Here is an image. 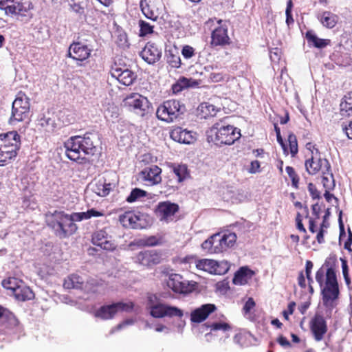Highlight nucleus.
<instances>
[{
  "instance_id": "2",
  "label": "nucleus",
  "mask_w": 352,
  "mask_h": 352,
  "mask_svg": "<svg viewBox=\"0 0 352 352\" xmlns=\"http://www.w3.org/2000/svg\"><path fill=\"white\" fill-rule=\"evenodd\" d=\"M96 141L97 135L93 133L71 137L64 144L66 155L73 161L83 159L86 155H94L97 151Z\"/></svg>"
},
{
  "instance_id": "4",
  "label": "nucleus",
  "mask_w": 352,
  "mask_h": 352,
  "mask_svg": "<svg viewBox=\"0 0 352 352\" xmlns=\"http://www.w3.org/2000/svg\"><path fill=\"white\" fill-rule=\"evenodd\" d=\"M20 144V136L16 131L0 134V166L16 155Z\"/></svg>"
},
{
  "instance_id": "45",
  "label": "nucleus",
  "mask_w": 352,
  "mask_h": 352,
  "mask_svg": "<svg viewBox=\"0 0 352 352\" xmlns=\"http://www.w3.org/2000/svg\"><path fill=\"white\" fill-rule=\"evenodd\" d=\"M230 268V265L227 261H221L218 263L216 261V265L214 266V274H224Z\"/></svg>"
},
{
  "instance_id": "6",
  "label": "nucleus",
  "mask_w": 352,
  "mask_h": 352,
  "mask_svg": "<svg viewBox=\"0 0 352 352\" xmlns=\"http://www.w3.org/2000/svg\"><path fill=\"white\" fill-rule=\"evenodd\" d=\"M16 3L6 7V14L14 15L21 21H29L33 17L32 12L33 5L32 2L30 0H19Z\"/></svg>"
},
{
  "instance_id": "10",
  "label": "nucleus",
  "mask_w": 352,
  "mask_h": 352,
  "mask_svg": "<svg viewBox=\"0 0 352 352\" xmlns=\"http://www.w3.org/2000/svg\"><path fill=\"white\" fill-rule=\"evenodd\" d=\"M134 307L132 302H116L109 305L102 306L96 313V316L103 320H109L114 317L118 311H131Z\"/></svg>"
},
{
  "instance_id": "7",
  "label": "nucleus",
  "mask_w": 352,
  "mask_h": 352,
  "mask_svg": "<svg viewBox=\"0 0 352 352\" xmlns=\"http://www.w3.org/2000/svg\"><path fill=\"white\" fill-rule=\"evenodd\" d=\"M123 102L124 107L141 117L144 116L148 113L151 105V103L146 97L138 93H133L127 96L124 99Z\"/></svg>"
},
{
  "instance_id": "54",
  "label": "nucleus",
  "mask_w": 352,
  "mask_h": 352,
  "mask_svg": "<svg viewBox=\"0 0 352 352\" xmlns=\"http://www.w3.org/2000/svg\"><path fill=\"white\" fill-rule=\"evenodd\" d=\"M313 266H314L313 263L311 261H306L305 274H306V276L309 281V283H308L309 286H311V284L313 283V280L310 277V274H311Z\"/></svg>"
},
{
  "instance_id": "40",
  "label": "nucleus",
  "mask_w": 352,
  "mask_h": 352,
  "mask_svg": "<svg viewBox=\"0 0 352 352\" xmlns=\"http://www.w3.org/2000/svg\"><path fill=\"white\" fill-rule=\"evenodd\" d=\"M84 278L77 274H71L64 280L63 286H78L84 284Z\"/></svg>"
},
{
  "instance_id": "52",
  "label": "nucleus",
  "mask_w": 352,
  "mask_h": 352,
  "mask_svg": "<svg viewBox=\"0 0 352 352\" xmlns=\"http://www.w3.org/2000/svg\"><path fill=\"white\" fill-rule=\"evenodd\" d=\"M182 54L185 58H190L195 55V49L190 45H184L182 50Z\"/></svg>"
},
{
  "instance_id": "14",
  "label": "nucleus",
  "mask_w": 352,
  "mask_h": 352,
  "mask_svg": "<svg viewBox=\"0 0 352 352\" xmlns=\"http://www.w3.org/2000/svg\"><path fill=\"white\" fill-rule=\"evenodd\" d=\"M316 279L320 286H338L336 274L332 267L325 270L321 267L316 272Z\"/></svg>"
},
{
  "instance_id": "39",
  "label": "nucleus",
  "mask_w": 352,
  "mask_h": 352,
  "mask_svg": "<svg viewBox=\"0 0 352 352\" xmlns=\"http://www.w3.org/2000/svg\"><path fill=\"white\" fill-rule=\"evenodd\" d=\"M340 109L346 111L348 115H352V91L344 95L340 104Z\"/></svg>"
},
{
  "instance_id": "15",
  "label": "nucleus",
  "mask_w": 352,
  "mask_h": 352,
  "mask_svg": "<svg viewBox=\"0 0 352 352\" xmlns=\"http://www.w3.org/2000/svg\"><path fill=\"white\" fill-rule=\"evenodd\" d=\"M91 241L94 245L100 247L102 249L112 251L116 248V244L111 240L105 230H97L92 234Z\"/></svg>"
},
{
  "instance_id": "61",
  "label": "nucleus",
  "mask_w": 352,
  "mask_h": 352,
  "mask_svg": "<svg viewBox=\"0 0 352 352\" xmlns=\"http://www.w3.org/2000/svg\"><path fill=\"white\" fill-rule=\"evenodd\" d=\"M348 234H349L348 239L344 243V249L347 250L349 252H351L352 249L351 248V245L352 244V232H351L350 228L348 229Z\"/></svg>"
},
{
  "instance_id": "12",
  "label": "nucleus",
  "mask_w": 352,
  "mask_h": 352,
  "mask_svg": "<svg viewBox=\"0 0 352 352\" xmlns=\"http://www.w3.org/2000/svg\"><path fill=\"white\" fill-rule=\"evenodd\" d=\"M151 315L157 318H163L164 316H183V312L181 309L175 307L165 305L161 303H157L155 305L151 307Z\"/></svg>"
},
{
  "instance_id": "53",
  "label": "nucleus",
  "mask_w": 352,
  "mask_h": 352,
  "mask_svg": "<svg viewBox=\"0 0 352 352\" xmlns=\"http://www.w3.org/2000/svg\"><path fill=\"white\" fill-rule=\"evenodd\" d=\"M212 248L213 245L212 241H211V236L204 241L201 244V248L208 254H214V252H213Z\"/></svg>"
},
{
  "instance_id": "32",
  "label": "nucleus",
  "mask_w": 352,
  "mask_h": 352,
  "mask_svg": "<svg viewBox=\"0 0 352 352\" xmlns=\"http://www.w3.org/2000/svg\"><path fill=\"white\" fill-rule=\"evenodd\" d=\"M306 38L309 45L317 48H324L330 43V40L318 38L312 31H307Z\"/></svg>"
},
{
  "instance_id": "30",
  "label": "nucleus",
  "mask_w": 352,
  "mask_h": 352,
  "mask_svg": "<svg viewBox=\"0 0 352 352\" xmlns=\"http://www.w3.org/2000/svg\"><path fill=\"white\" fill-rule=\"evenodd\" d=\"M219 111V110L217 109L214 105L208 102H204L197 108V116L201 119H206L209 117L216 116Z\"/></svg>"
},
{
  "instance_id": "37",
  "label": "nucleus",
  "mask_w": 352,
  "mask_h": 352,
  "mask_svg": "<svg viewBox=\"0 0 352 352\" xmlns=\"http://www.w3.org/2000/svg\"><path fill=\"white\" fill-rule=\"evenodd\" d=\"M322 183L325 189L333 190L335 188V180L331 168L328 170H323Z\"/></svg>"
},
{
  "instance_id": "55",
  "label": "nucleus",
  "mask_w": 352,
  "mask_h": 352,
  "mask_svg": "<svg viewBox=\"0 0 352 352\" xmlns=\"http://www.w3.org/2000/svg\"><path fill=\"white\" fill-rule=\"evenodd\" d=\"M342 274L344 277L346 283V285H349L350 284V278L349 277L348 265H347L346 261L344 259H342Z\"/></svg>"
},
{
  "instance_id": "25",
  "label": "nucleus",
  "mask_w": 352,
  "mask_h": 352,
  "mask_svg": "<svg viewBox=\"0 0 352 352\" xmlns=\"http://www.w3.org/2000/svg\"><path fill=\"white\" fill-rule=\"evenodd\" d=\"M161 278L166 282V286H195L194 284L184 280L178 274L162 272Z\"/></svg>"
},
{
  "instance_id": "63",
  "label": "nucleus",
  "mask_w": 352,
  "mask_h": 352,
  "mask_svg": "<svg viewBox=\"0 0 352 352\" xmlns=\"http://www.w3.org/2000/svg\"><path fill=\"white\" fill-rule=\"evenodd\" d=\"M277 342L283 347L288 348L291 346L289 341L283 336H280L277 339Z\"/></svg>"
},
{
  "instance_id": "59",
  "label": "nucleus",
  "mask_w": 352,
  "mask_h": 352,
  "mask_svg": "<svg viewBox=\"0 0 352 352\" xmlns=\"http://www.w3.org/2000/svg\"><path fill=\"white\" fill-rule=\"evenodd\" d=\"M308 190L310 192L313 199L320 198V192L318 191L317 188L312 183H309L308 184Z\"/></svg>"
},
{
  "instance_id": "64",
  "label": "nucleus",
  "mask_w": 352,
  "mask_h": 352,
  "mask_svg": "<svg viewBox=\"0 0 352 352\" xmlns=\"http://www.w3.org/2000/svg\"><path fill=\"white\" fill-rule=\"evenodd\" d=\"M210 78L213 82H220V81L223 80V76L220 73H211L210 74Z\"/></svg>"
},
{
  "instance_id": "35",
  "label": "nucleus",
  "mask_w": 352,
  "mask_h": 352,
  "mask_svg": "<svg viewBox=\"0 0 352 352\" xmlns=\"http://www.w3.org/2000/svg\"><path fill=\"white\" fill-rule=\"evenodd\" d=\"M113 188L111 183H107L105 181H98L96 183L94 191L100 197H105L109 194Z\"/></svg>"
},
{
  "instance_id": "60",
  "label": "nucleus",
  "mask_w": 352,
  "mask_h": 352,
  "mask_svg": "<svg viewBox=\"0 0 352 352\" xmlns=\"http://www.w3.org/2000/svg\"><path fill=\"white\" fill-rule=\"evenodd\" d=\"M20 280L14 277H10L8 279H4L2 280V285L5 286L6 285H12L13 286H20L19 285Z\"/></svg>"
},
{
  "instance_id": "44",
  "label": "nucleus",
  "mask_w": 352,
  "mask_h": 352,
  "mask_svg": "<svg viewBox=\"0 0 352 352\" xmlns=\"http://www.w3.org/2000/svg\"><path fill=\"white\" fill-rule=\"evenodd\" d=\"M139 25L140 28V34L142 36H146L148 34H151L153 30V25H151L149 23L144 21L140 20L139 21Z\"/></svg>"
},
{
  "instance_id": "1",
  "label": "nucleus",
  "mask_w": 352,
  "mask_h": 352,
  "mask_svg": "<svg viewBox=\"0 0 352 352\" xmlns=\"http://www.w3.org/2000/svg\"><path fill=\"white\" fill-rule=\"evenodd\" d=\"M104 215L103 211H99L95 208L89 209L86 212H73L70 215L64 212L55 211L47 216V223L58 237L65 239L77 230L78 227L74 223L75 221H81L91 217H99Z\"/></svg>"
},
{
  "instance_id": "57",
  "label": "nucleus",
  "mask_w": 352,
  "mask_h": 352,
  "mask_svg": "<svg viewBox=\"0 0 352 352\" xmlns=\"http://www.w3.org/2000/svg\"><path fill=\"white\" fill-rule=\"evenodd\" d=\"M342 128L348 138L352 140V121L349 122L348 124H342Z\"/></svg>"
},
{
  "instance_id": "50",
  "label": "nucleus",
  "mask_w": 352,
  "mask_h": 352,
  "mask_svg": "<svg viewBox=\"0 0 352 352\" xmlns=\"http://www.w3.org/2000/svg\"><path fill=\"white\" fill-rule=\"evenodd\" d=\"M255 306L256 303L254 299L252 297L248 298L242 309L243 314L245 316L250 314L251 310L253 309L255 307Z\"/></svg>"
},
{
  "instance_id": "38",
  "label": "nucleus",
  "mask_w": 352,
  "mask_h": 352,
  "mask_svg": "<svg viewBox=\"0 0 352 352\" xmlns=\"http://www.w3.org/2000/svg\"><path fill=\"white\" fill-rule=\"evenodd\" d=\"M220 240L223 245V251H226L228 248L233 246L236 240V235L232 232L224 234L220 233Z\"/></svg>"
},
{
  "instance_id": "42",
  "label": "nucleus",
  "mask_w": 352,
  "mask_h": 352,
  "mask_svg": "<svg viewBox=\"0 0 352 352\" xmlns=\"http://www.w3.org/2000/svg\"><path fill=\"white\" fill-rule=\"evenodd\" d=\"M211 241L213 245V252L218 254L223 252V245L220 240V233H217L211 236Z\"/></svg>"
},
{
  "instance_id": "23",
  "label": "nucleus",
  "mask_w": 352,
  "mask_h": 352,
  "mask_svg": "<svg viewBox=\"0 0 352 352\" xmlns=\"http://www.w3.org/2000/svg\"><path fill=\"white\" fill-rule=\"evenodd\" d=\"M216 309L217 307L214 304L203 305L191 312L190 320L192 322L200 323L204 321Z\"/></svg>"
},
{
  "instance_id": "58",
  "label": "nucleus",
  "mask_w": 352,
  "mask_h": 352,
  "mask_svg": "<svg viewBox=\"0 0 352 352\" xmlns=\"http://www.w3.org/2000/svg\"><path fill=\"white\" fill-rule=\"evenodd\" d=\"M270 57L272 61H278L280 58V50L278 48H274L273 50L270 51Z\"/></svg>"
},
{
  "instance_id": "49",
  "label": "nucleus",
  "mask_w": 352,
  "mask_h": 352,
  "mask_svg": "<svg viewBox=\"0 0 352 352\" xmlns=\"http://www.w3.org/2000/svg\"><path fill=\"white\" fill-rule=\"evenodd\" d=\"M286 172L292 179L293 186L297 188L299 178L294 169L291 166H287Z\"/></svg>"
},
{
  "instance_id": "9",
  "label": "nucleus",
  "mask_w": 352,
  "mask_h": 352,
  "mask_svg": "<svg viewBox=\"0 0 352 352\" xmlns=\"http://www.w3.org/2000/svg\"><path fill=\"white\" fill-rule=\"evenodd\" d=\"M148 218L145 214L129 211L120 215L119 221L126 228L142 229L148 226Z\"/></svg>"
},
{
  "instance_id": "46",
  "label": "nucleus",
  "mask_w": 352,
  "mask_h": 352,
  "mask_svg": "<svg viewBox=\"0 0 352 352\" xmlns=\"http://www.w3.org/2000/svg\"><path fill=\"white\" fill-rule=\"evenodd\" d=\"M288 142L290 148V153L292 156H294L298 153V143L296 135L294 134L289 135Z\"/></svg>"
},
{
  "instance_id": "13",
  "label": "nucleus",
  "mask_w": 352,
  "mask_h": 352,
  "mask_svg": "<svg viewBox=\"0 0 352 352\" xmlns=\"http://www.w3.org/2000/svg\"><path fill=\"white\" fill-rule=\"evenodd\" d=\"M312 156L310 159L306 160L305 168L310 175H315L319 171L322 173L323 170H328L331 168L330 163L327 159L316 157L312 151Z\"/></svg>"
},
{
  "instance_id": "11",
  "label": "nucleus",
  "mask_w": 352,
  "mask_h": 352,
  "mask_svg": "<svg viewBox=\"0 0 352 352\" xmlns=\"http://www.w3.org/2000/svg\"><path fill=\"white\" fill-rule=\"evenodd\" d=\"M309 328L316 342L321 341L328 331L327 322L323 316L316 314L309 322Z\"/></svg>"
},
{
  "instance_id": "17",
  "label": "nucleus",
  "mask_w": 352,
  "mask_h": 352,
  "mask_svg": "<svg viewBox=\"0 0 352 352\" xmlns=\"http://www.w3.org/2000/svg\"><path fill=\"white\" fill-rule=\"evenodd\" d=\"M179 206L170 201L160 202L155 210L160 221H168L178 211Z\"/></svg>"
},
{
  "instance_id": "27",
  "label": "nucleus",
  "mask_w": 352,
  "mask_h": 352,
  "mask_svg": "<svg viewBox=\"0 0 352 352\" xmlns=\"http://www.w3.org/2000/svg\"><path fill=\"white\" fill-rule=\"evenodd\" d=\"M339 293V287H323L322 290L323 305L327 307H333Z\"/></svg>"
},
{
  "instance_id": "5",
  "label": "nucleus",
  "mask_w": 352,
  "mask_h": 352,
  "mask_svg": "<svg viewBox=\"0 0 352 352\" xmlns=\"http://www.w3.org/2000/svg\"><path fill=\"white\" fill-rule=\"evenodd\" d=\"M186 111L185 105L177 100H168L160 104L156 111L157 118L170 123L175 121Z\"/></svg>"
},
{
  "instance_id": "22",
  "label": "nucleus",
  "mask_w": 352,
  "mask_h": 352,
  "mask_svg": "<svg viewBox=\"0 0 352 352\" xmlns=\"http://www.w3.org/2000/svg\"><path fill=\"white\" fill-rule=\"evenodd\" d=\"M91 52L87 45L74 43L69 47L68 56L74 60L82 61L89 57Z\"/></svg>"
},
{
  "instance_id": "43",
  "label": "nucleus",
  "mask_w": 352,
  "mask_h": 352,
  "mask_svg": "<svg viewBox=\"0 0 352 352\" xmlns=\"http://www.w3.org/2000/svg\"><path fill=\"white\" fill-rule=\"evenodd\" d=\"M167 63L172 67L179 68L181 66V58L178 54H173L170 51L167 54Z\"/></svg>"
},
{
  "instance_id": "36",
  "label": "nucleus",
  "mask_w": 352,
  "mask_h": 352,
  "mask_svg": "<svg viewBox=\"0 0 352 352\" xmlns=\"http://www.w3.org/2000/svg\"><path fill=\"white\" fill-rule=\"evenodd\" d=\"M216 261L212 259H201L197 261L196 267L197 269L214 274V266Z\"/></svg>"
},
{
  "instance_id": "51",
  "label": "nucleus",
  "mask_w": 352,
  "mask_h": 352,
  "mask_svg": "<svg viewBox=\"0 0 352 352\" xmlns=\"http://www.w3.org/2000/svg\"><path fill=\"white\" fill-rule=\"evenodd\" d=\"M161 243V239L155 236H150L142 239V244L146 246H155Z\"/></svg>"
},
{
  "instance_id": "20",
  "label": "nucleus",
  "mask_w": 352,
  "mask_h": 352,
  "mask_svg": "<svg viewBox=\"0 0 352 352\" xmlns=\"http://www.w3.org/2000/svg\"><path fill=\"white\" fill-rule=\"evenodd\" d=\"M162 170L156 165H151L146 167L140 172L142 179L148 182L149 185H155L161 182Z\"/></svg>"
},
{
  "instance_id": "21",
  "label": "nucleus",
  "mask_w": 352,
  "mask_h": 352,
  "mask_svg": "<svg viewBox=\"0 0 352 352\" xmlns=\"http://www.w3.org/2000/svg\"><path fill=\"white\" fill-rule=\"evenodd\" d=\"M140 55L148 64H154L160 59L162 52L154 43H148Z\"/></svg>"
},
{
  "instance_id": "33",
  "label": "nucleus",
  "mask_w": 352,
  "mask_h": 352,
  "mask_svg": "<svg viewBox=\"0 0 352 352\" xmlns=\"http://www.w3.org/2000/svg\"><path fill=\"white\" fill-rule=\"evenodd\" d=\"M318 18L321 23L328 28L335 27L338 21V16L328 11L324 12L320 16H318Z\"/></svg>"
},
{
  "instance_id": "29",
  "label": "nucleus",
  "mask_w": 352,
  "mask_h": 352,
  "mask_svg": "<svg viewBox=\"0 0 352 352\" xmlns=\"http://www.w3.org/2000/svg\"><path fill=\"white\" fill-rule=\"evenodd\" d=\"M11 290V293L15 298L20 301H25L33 299L34 293L31 287H6Z\"/></svg>"
},
{
  "instance_id": "56",
  "label": "nucleus",
  "mask_w": 352,
  "mask_h": 352,
  "mask_svg": "<svg viewBox=\"0 0 352 352\" xmlns=\"http://www.w3.org/2000/svg\"><path fill=\"white\" fill-rule=\"evenodd\" d=\"M250 173L254 174L260 172V162L257 160L252 161L250 163V167L248 170Z\"/></svg>"
},
{
  "instance_id": "34",
  "label": "nucleus",
  "mask_w": 352,
  "mask_h": 352,
  "mask_svg": "<svg viewBox=\"0 0 352 352\" xmlns=\"http://www.w3.org/2000/svg\"><path fill=\"white\" fill-rule=\"evenodd\" d=\"M140 7L142 13L147 19L155 21L159 18V12L157 10L154 9L153 5L142 1Z\"/></svg>"
},
{
  "instance_id": "62",
  "label": "nucleus",
  "mask_w": 352,
  "mask_h": 352,
  "mask_svg": "<svg viewBox=\"0 0 352 352\" xmlns=\"http://www.w3.org/2000/svg\"><path fill=\"white\" fill-rule=\"evenodd\" d=\"M173 291L175 293L188 294L192 292L194 287H171Z\"/></svg>"
},
{
  "instance_id": "47",
  "label": "nucleus",
  "mask_w": 352,
  "mask_h": 352,
  "mask_svg": "<svg viewBox=\"0 0 352 352\" xmlns=\"http://www.w3.org/2000/svg\"><path fill=\"white\" fill-rule=\"evenodd\" d=\"M208 327L213 331L221 330L223 331H228L231 329L230 325L226 322H214L208 325Z\"/></svg>"
},
{
  "instance_id": "8",
  "label": "nucleus",
  "mask_w": 352,
  "mask_h": 352,
  "mask_svg": "<svg viewBox=\"0 0 352 352\" xmlns=\"http://www.w3.org/2000/svg\"><path fill=\"white\" fill-rule=\"evenodd\" d=\"M30 107L29 98L25 94L19 92L12 102L11 120L21 122L28 118Z\"/></svg>"
},
{
  "instance_id": "28",
  "label": "nucleus",
  "mask_w": 352,
  "mask_h": 352,
  "mask_svg": "<svg viewBox=\"0 0 352 352\" xmlns=\"http://www.w3.org/2000/svg\"><path fill=\"white\" fill-rule=\"evenodd\" d=\"M229 37L227 33V29L223 27L216 28L212 33V45H224L229 43Z\"/></svg>"
},
{
  "instance_id": "3",
  "label": "nucleus",
  "mask_w": 352,
  "mask_h": 352,
  "mask_svg": "<svg viewBox=\"0 0 352 352\" xmlns=\"http://www.w3.org/2000/svg\"><path fill=\"white\" fill-rule=\"evenodd\" d=\"M241 137L240 130L231 125L223 124V121L217 122L207 131V139L209 142L216 145L232 144Z\"/></svg>"
},
{
  "instance_id": "48",
  "label": "nucleus",
  "mask_w": 352,
  "mask_h": 352,
  "mask_svg": "<svg viewBox=\"0 0 352 352\" xmlns=\"http://www.w3.org/2000/svg\"><path fill=\"white\" fill-rule=\"evenodd\" d=\"M69 6L70 11L74 12L80 16L85 13L84 7H82L79 3L72 1V2L69 3Z\"/></svg>"
},
{
  "instance_id": "41",
  "label": "nucleus",
  "mask_w": 352,
  "mask_h": 352,
  "mask_svg": "<svg viewBox=\"0 0 352 352\" xmlns=\"http://www.w3.org/2000/svg\"><path fill=\"white\" fill-rule=\"evenodd\" d=\"M146 191H144L142 189L135 188L133 190H132V191L131 192L130 195L127 197L126 200V201H128L129 203H132V202H134V201L138 200L139 199H140L142 197H146Z\"/></svg>"
},
{
  "instance_id": "16",
  "label": "nucleus",
  "mask_w": 352,
  "mask_h": 352,
  "mask_svg": "<svg viewBox=\"0 0 352 352\" xmlns=\"http://www.w3.org/2000/svg\"><path fill=\"white\" fill-rule=\"evenodd\" d=\"M161 260V254L155 250L140 252L135 257L136 263L146 267L157 265Z\"/></svg>"
},
{
  "instance_id": "18",
  "label": "nucleus",
  "mask_w": 352,
  "mask_h": 352,
  "mask_svg": "<svg viewBox=\"0 0 352 352\" xmlns=\"http://www.w3.org/2000/svg\"><path fill=\"white\" fill-rule=\"evenodd\" d=\"M111 76L116 78L121 84L129 86L136 79V74L128 68L115 67L111 69Z\"/></svg>"
},
{
  "instance_id": "26",
  "label": "nucleus",
  "mask_w": 352,
  "mask_h": 352,
  "mask_svg": "<svg viewBox=\"0 0 352 352\" xmlns=\"http://www.w3.org/2000/svg\"><path fill=\"white\" fill-rule=\"evenodd\" d=\"M37 122L38 125L47 133L54 132L56 128L55 118L50 112L40 115Z\"/></svg>"
},
{
  "instance_id": "19",
  "label": "nucleus",
  "mask_w": 352,
  "mask_h": 352,
  "mask_svg": "<svg viewBox=\"0 0 352 352\" xmlns=\"http://www.w3.org/2000/svg\"><path fill=\"white\" fill-rule=\"evenodd\" d=\"M195 134L182 127L173 129L170 133L172 140L179 143L190 144L196 140Z\"/></svg>"
},
{
  "instance_id": "24",
  "label": "nucleus",
  "mask_w": 352,
  "mask_h": 352,
  "mask_svg": "<svg viewBox=\"0 0 352 352\" xmlns=\"http://www.w3.org/2000/svg\"><path fill=\"white\" fill-rule=\"evenodd\" d=\"M254 272L248 267H241L234 274L232 282L234 285H252Z\"/></svg>"
},
{
  "instance_id": "31",
  "label": "nucleus",
  "mask_w": 352,
  "mask_h": 352,
  "mask_svg": "<svg viewBox=\"0 0 352 352\" xmlns=\"http://www.w3.org/2000/svg\"><path fill=\"white\" fill-rule=\"evenodd\" d=\"M170 167L173 174L177 177L176 183L180 184L190 177L188 166L186 164H171Z\"/></svg>"
}]
</instances>
